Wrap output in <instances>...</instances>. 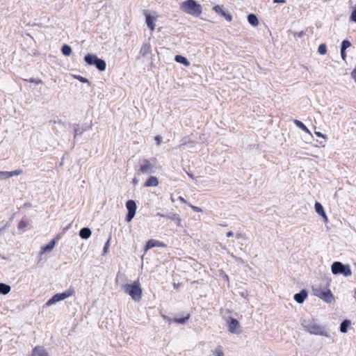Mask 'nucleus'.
Instances as JSON below:
<instances>
[{
  "mask_svg": "<svg viewBox=\"0 0 356 356\" xmlns=\"http://www.w3.org/2000/svg\"><path fill=\"white\" fill-rule=\"evenodd\" d=\"M143 15L145 17L146 24L147 27L152 31H154L155 29V22L158 19V15L155 13L151 14L149 11L145 10H143Z\"/></svg>",
  "mask_w": 356,
  "mask_h": 356,
  "instance_id": "obj_9",
  "label": "nucleus"
},
{
  "mask_svg": "<svg viewBox=\"0 0 356 356\" xmlns=\"http://www.w3.org/2000/svg\"><path fill=\"white\" fill-rule=\"evenodd\" d=\"M293 122L294 124L298 127H299L300 129H301L302 131H304L305 132H306L307 134H308L310 136V138H312L313 136H312V134L311 133V131L307 129V127L300 120H293Z\"/></svg>",
  "mask_w": 356,
  "mask_h": 356,
  "instance_id": "obj_19",
  "label": "nucleus"
},
{
  "mask_svg": "<svg viewBox=\"0 0 356 356\" xmlns=\"http://www.w3.org/2000/svg\"><path fill=\"white\" fill-rule=\"evenodd\" d=\"M175 221H176V222H177V225H179H179H181V218H180L177 217V218L175 219Z\"/></svg>",
  "mask_w": 356,
  "mask_h": 356,
  "instance_id": "obj_43",
  "label": "nucleus"
},
{
  "mask_svg": "<svg viewBox=\"0 0 356 356\" xmlns=\"http://www.w3.org/2000/svg\"><path fill=\"white\" fill-rule=\"evenodd\" d=\"M109 242H110V239L108 240V241L104 245V249H103L104 253H106L107 252V250L108 249V247H109Z\"/></svg>",
  "mask_w": 356,
  "mask_h": 356,
  "instance_id": "obj_36",
  "label": "nucleus"
},
{
  "mask_svg": "<svg viewBox=\"0 0 356 356\" xmlns=\"http://www.w3.org/2000/svg\"><path fill=\"white\" fill-rule=\"evenodd\" d=\"M137 183H138V180H137L136 179H134V185H136V184H137Z\"/></svg>",
  "mask_w": 356,
  "mask_h": 356,
  "instance_id": "obj_51",
  "label": "nucleus"
},
{
  "mask_svg": "<svg viewBox=\"0 0 356 356\" xmlns=\"http://www.w3.org/2000/svg\"><path fill=\"white\" fill-rule=\"evenodd\" d=\"M30 82L31 83H36V84H39V83H42V81L39 80V79L38 80V79H30Z\"/></svg>",
  "mask_w": 356,
  "mask_h": 356,
  "instance_id": "obj_38",
  "label": "nucleus"
},
{
  "mask_svg": "<svg viewBox=\"0 0 356 356\" xmlns=\"http://www.w3.org/2000/svg\"><path fill=\"white\" fill-rule=\"evenodd\" d=\"M74 294V289L73 288H69L65 291L55 294L51 298H50L46 303V305L49 307L58 302L64 300Z\"/></svg>",
  "mask_w": 356,
  "mask_h": 356,
  "instance_id": "obj_6",
  "label": "nucleus"
},
{
  "mask_svg": "<svg viewBox=\"0 0 356 356\" xmlns=\"http://www.w3.org/2000/svg\"><path fill=\"white\" fill-rule=\"evenodd\" d=\"M188 175L190 176V177H191V178H193V175L188 174Z\"/></svg>",
  "mask_w": 356,
  "mask_h": 356,
  "instance_id": "obj_54",
  "label": "nucleus"
},
{
  "mask_svg": "<svg viewBox=\"0 0 356 356\" xmlns=\"http://www.w3.org/2000/svg\"><path fill=\"white\" fill-rule=\"evenodd\" d=\"M170 200L172 202H174L175 200V198L173 197L172 195H171V197H170Z\"/></svg>",
  "mask_w": 356,
  "mask_h": 356,
  "instance_id": "obj_52",
  "label": "nucleus"
},
{
  "mask_svg": "<svg viewBox=\"0 0 356 356\" xmlns=\"http://www.w3.org/2000/svg\"><path fill=\"white\" fill-rule=\"evenodd\" d=\"M213 10L216 13H218V14L220 15L221 16L224 17L227 21H228V22H231L232 21V16L229 14H228L226 12H225L222 10L221 6L217 5V6H215L213 8Z\"/></svg>",
  "mask_w": 356,
  "mask_h": 356,
  "instance_id": "obj_12",
  "label": "nucleus"
},
{
  "mask_svg": "<svg viewBox=\"0 0 356 356\" xmlns=\"http://www.w3.org/2000/svg\"><path fill=\"white\" fill-rule=\"evenodd\" d=\"M301 325L304 330L311 334L319 335L326 338L330 337V333L327 328L325 325L318 323L314 319L304 320Z\"/></svg>",
  "mask_w": 356,
  "mask_h": 356,
  "instance_id": "obj_1",
  "label": "nucleus"
},
{
  "mask_svg": "<svg viewBox=\"0 0 356 356\" xmlns=\"http://www.w3.org/2000/svg\"><path fill=\"white\" fill-rule=\"evenodd\" d=\"M11 291V287L4 283H0V294L7 295Z\"/></svg>",
  "mask_w": 356,
  "mask_h": 356,
  "instance_id": "obj_21",
  "label": "nucleus"
},
{
  "mask_svg": "<svg viewBox=\"0 0 356 356\" xmlns=\"http://www.w3.org/2000/svg\"><path fill=\"white\" fill-rule=\"evenodd\" d=\"M275 3H284L285 0H273Z\"/></svg>",
  "mask_w": 356,
  "mask_h": 356,
  "instance_id": "obj_46",
  "label": "nucleus"
},
{
  "mask_svg": "<svg viewBox=\"0 0 356 356\" xmlns=\"http://www.w3.org/2000/svg\"><path fill=\"white\" fill-rule=\"evenodd\" d=\"M315 134L318 136V137H321V138H323L324 139H326V136L321 134L320 131H315Z\"/></svg>",
  "mask_w": 356,
  "mask_h": 356,
  "instance_id": "obj_37",
  "label": "nucleus"
},
{
  "mask_svg": "<svg viewBox=\"0 0 356 356\" xmlns=\"http://www.w3.org/2000/svg\"><path fill=\"white\" fill-rule=\"evenodd\" d=\"M179 200L180 202H183V203H186V200H185L183 197H181V196H180V197H179Z\"/></svg>",
  "mask_w": 356,
  "mask_h": 356,
  "instance_id": "obj_45",
  "label": "nucleus"
},
{
  "mask_svg": "<svg viewBox=\"0 0 356 356\" xmlns=\"http://www.w3.org/2000/svg\"><path fill=\"white\" fill-rule=\"evenodd\" d=\"M313 292L314 296L318 297L327 303H331L334 300L332 293L326 287H314L313 288Z\"/></svg>",
  "mask_w": 356,
  "mask_h": 356,
  "instance_id": "obj_4",
  "label": "nucleus"
},
{
  "mask_svg": "<svg viewBox=\"0 0 356 356\" xmlns=\"http://www.w3.org/2000/svg\"><path fill=\"white\" fill-rule=\"evenodd\" d=\"M95 65L100 71H104L106 67V62L100 58H98Z\"/></svg>",
  "mask_w": 356,
  "mask_h": 356,
  "instance_id": "obj_26",
  "label": "nucleus"
},
{
  "mask_svg": "<svg viewBox=\"0 0 356 356\" xmlns=\"http://www.w3.org/2000/svg\"><path fill=\"white\" fill-rule=\"evenodd\" d=\"M79 236L83 239H88L91 236V231L88 227L82 228L79 232Z\"/></svg>",
  "mask_w": 356,
  "mask_h": 356,
  "instance_id": "obj_20",
  "label": "nucleus"
},
{
  "mask_svg": "<svg viewBox=\"0 0 356 356\" xmlns=\"http://www.w3.org/2000/svg\"><path fill=\"white\" fill-rule=\"evenodd\" d=\"M55 244H56L55 239L51 240L49 244H47L45 246L42 247V248H41L42 253L50 252L54 248Z\"/></svg>",
  "mask_w": 356,
  "mask_h": 356,
  "instance_id": "obj_22",
  "label": "nucleus"
},
{
  "mask_svg": "<svg viewBox=\"0 0 356 356\" xmlns=\"http://www.w3.org/2000/svg\"><path fill=\"white\" fill-rule=\"evenodd\" d=\"M159 181L156 177L150 176L144 183L145 187H156L159 185Z\"/></svg>",
  "mask_w": 356,
  "mask_h": 356,
  "instance_id": "obj_14",
  "label": "nucleus"
},
{
  "mask_svg": "<svg viewBox=\"0 0 356 356\" xmlns=\"http://www.w3.org/2000/svg\"><path fill=\"white\" fill-rule=\"evenodd\" d=\"M151 50V47L149 44H144L140 50V54L142 56L147 55Z\"/></svg>",
  "mask_w": 356,
  "mask_h": 356,
  "instance_id": "obj_25",
  "label": "nucleus"
},
{
  "mask_svg": "<svg viewBox=\"0 0 356 356\" xmlns=\"http://www.w3.org/2000/svg\"><path fill=\"white\" fill-rule=\"evenodd\" d=\"M74 136L82 135L85 131V129L80 127L79 125H76L74 127Z\"/></svg>",
  "mask_w": 356,
  "mask_h": 356,
  "instance_id": "obj_30",
  "label": "nucleus"
},
{
  "mask_svg": "<svg viewBox=\"0 0 356 356\" xmlns=\"http://www.w3.org/2000/svg\"><path fill=\"white\" fill-rule=\"evenodd\" d=\"M234 236V233L232 232V231H229L227 233V237H231V236Z\"/></svg>",
  "mask_w": 356,
  "mask_h": 356,
  "instance_id": "obj_44",
  "label": "nucleus"
},
{
  "mask_svg": "<svg viewBox=\"0 0 356 356\" xmlns=\"http://www.w3.org/2000/svg\"><path fill=\"white\" fill-rule=\"evenodd\" d=\"M307 296V293L305 290L301 291L300 293L295 294L294 300L298 303H302Z\"/></svg>",
  "mask_w": 356,
  "mask_h": 356,
  "instance_id": "obj_17",
  "label": "nucleus"
},
{
  "mask_svg": "<svg viewBox=\"0 0 356 356\" xmlns=\"http://www.w3.org/2000/svg\"><path fill=\"white\" fill-rule=\"evenodd\" d=\"M128 214L126 217L127 222H130L134 217L136 211V204L134 200H128L126 203Z\"/></svg>",
  "mask_w": 356,
  "mask_h": 356,
  "instance_id": "obj_10",
  "label": "nucleus"
},
{
  "mask_svg": "<svg viewBox=\"0 0 356 356\" xmlns=\"http://www.w3.org/2000/svg\"><path fill=\"white\" fill-rule=\"evenodd\" d=\"M180 8L184 13L196 17H199L202 13L201 5L195 0H187L183 2Z\"/></svg>",
  "mask_w": 356,
  "mask_h": 356,
  "instance_id": "obj_2",
  "label": "nucleus"
},
{
  "mask_svg": "<svg viewBox=\"0 0 356 356\" xmlns=\"http://www.w3.org/2000/svg\"><path fill=\"white\" fill-rule=\"evenodd\" d=\"M154 139L156 141L157 145L161 143V138L159 136H156Z\"/></svg>",
  "mask_w": 356,
  "mask_h": 356,
  "instance_id": "obj_40",
  "label": "nucleus"
},
{
  "mask_svg": "<svg viewBox=\"0 0 356 356\" xmlns=\"http://www.w3.org/2000/svg\"><path fill=\"white\" fill-rule=\"evenodd\" d=\"M227 329L229 332L234 334H240L242 332L241 326L239 322L233 318L227 320Z\"/></svg>",
  "mask_w": 356,
  "mask_h": 356,
  "instance_id": "obj_8",
  "label": "nucleus"
},
{
  "mask_svg": "<svg viewBox=\"0 0 356 356\" xmlns=\"http://www.w3.org/2000/svg\"><path fill=\"white\" fill-rule=\"evenodd\" d=\"M162 318H163V319H165V320L168 321V322L169 323V324H170V323H171L172 320H171L169 317H168L167 316H165V315H162Z\"/></svg>",
  "mask_w": 356,
  "mask_h": 356,
  "instance_id": "obj_41",
  "label": "nucleus"
},
{
  "mask_svg": "<svg viewBox=\"0 0 356 356\" xmlns=\"http://www.w3.org/2000/svg\"><path fill=\"white\" fill-rule=\"evenodd\" d=\"M351 46V43L348 40H345L341 43V49L345 50L348 48H349Z\"/></svg>",
  "mask_w": 356,
  "mask_h": 356,
  "instance_id": "obj_32",
  "label": "nucleus"
},
{
  "mask_svg": "<svg viewBox=\"0 0 356 356\" xmlns=\"http://www.w3.org/2000/svg\"><path fill=\"white\" fill-rule=\"evenodd\" d=\"M302 34H303V33H302V32H300V33H299V36H302Z\"/></svg>",
  "mask_w": 356,
  "mask_h": 356,
  "instance_id": "obj_53",
  "label": "nucleus"
},
{
  "mask_svg": "<svg viewBox=\"0 0 356 356\" xmlns=\"http://www.w3.org/2000/svg\"><path fill=\"white\" fill-rule=\"evenodd\" d=\"M25 223L24 222H21L19 223V228H22L23 227H25Z\"/></svg>",
  "mask_w": 356,
  "mask_h": 356,
  "instance_id": "obj_49",
  "label": "nucleus"
},
{
  "mask_svg": "<svg viewBox=\"0 0 356 356\" xmlns=\"http://www.w3.org/2000/svg\"><path fill=\"white\" fill-rule=\"evenodd\" d=\"M331 270L334 275L342 274L345 277L352 275L349 266H345L340 261H334L331 266Z\"/></svg>",
  "mask_w": 356,
  "mask_h": 356,
  "instance_id": "obj_7",
  "label": "nucleus"
},
{
  "mask_svg": "<svg viewBox=\"0 0 356 356\" xmlns=\"http://www.w3.org/2000/svg\"><path fill=\"white\" fill-rule=\"evenodd\" d=\"M157 170L156 159H145L141 161L140 165V172L143 174H152Z\"/></svg>",
  "mask_w": 356,
  "mask_h": 356,
  "instance_id": "obj_5",
  "label": "nucleus"
},
{
  "mask_svg": "<svg viewBox=\"0 0 356 356\" xmlns=\"http://www.w3.org/2000/svg\"><path fill=\"white\" fill-rule=\"evenodd\" d=\"M177 217H176L175 215H174L172 217H169V218L172 219V220H175V219L177 218Z\"/></svg>",
  "mask_w": 356,
  "mask_h": 356,
  "instance_id": "obj_50",
  "label": "nucleus"
},
{
  "mask_svg": "<svg viewBox=\"0 0 356 356\" xmlns=\"http://www.w3.org/2000/svg\"><path fill=\"white\" fill-rule=\"evenodd\" d=\"M175 60L177 63H181L185 66H189V65H190V63L188 61V60L185 57H184L181 55L175 56Z\"/></svg>",
  "mask_w": 356,
  "mask_h": 356,
  "instance_id": "obj_24",
  "label": "nucleus"
},
{
  "mask_svg": "<svg viewBox=\"0 0 356 356\" xmlns=\"http://www.w3.org/2000/svg\"><path fill=\"white\" fill-rule=\"evenodd\" d=\"M223 277H224V279H225L227 282H229V277H228V275H226V274H225V273H224V274H223Z\"/></svg>",
  "mask_w": 356,
  "mask_h": 356,
  "instance_id": "obj_48",
  "label": "nucleus"
},
{
  "mask_svg": "<svg viewBox=\"0 0 356 356\" xmlns=\"http://www.w3.org/2000/svg\"><path fill=\"white\" fill-rule=\"evenodd\" d=\"M248 22L254 26H256L258 25V19H257V17L253 15V14H250L248 16Z\"/></svg>",
  "mask_w": 356,
  "mask_h": 356,
  "instance_id": "obj_27",
  "label": "nucleus"
},
{
  "mask_svg": "<svg viewBox=\"0 0 356 356\" xmlns=\"http://www.w3.org/2000/svg\"><path fill=\"white\" fill-rule=\"evenodd\" d=\"M97 60L98 58L95 55L90 54H87L84 58L86 63L90 65H95Z\"/></svg>",
  "mask_w": 356,
  "mask_h": 356,
  "instance_id": "obj_18",
  "label": "nucleus"
},
{
  "mask_svg": "<svg viewBox=\"0 0 356 356\" xmlns=\"http://www.w3.org/2000/svg\"><path fill=\"white\" fill-rule=\"evenodd\" d=\"M189 316H190V315L188 314V315H187V316H186L184 318H176L173 320V321L175 323H177L184 324L189 318Z\"/></svg>",
  "mask_w": 356,
  "mask_h": 356,
  "instance_id": "obj_33",
  "label": "nucleus"
},
{
  "mask_svg": "<svg viewBox=\"0 0 356 356\" xmlns=\"http://www.w3.org/2000/svg\"><path fill=\"white\" fill-rule=\"evenodd\" d=\"M351 323L349 320H343L340 325V331L342 333H346L348 331V327L350 325Z\"/></svg>",
  "mask_w": 356,
  "mask_h": 356,
  "instance_id": "obj_23",
  "label": "nucleus"
},
{
  "mask_svg": "<svg viewBox=\"0 0 356 356\" xmlns=\"http://www.w3.org/2000/svg\"><path fill=\"white\" fill-rule=\"evenodd\" d=\"M189 206L195 212H202V209L201 208L198 207L191 205V204Z\"/></svg>",
  "mask_w": 356,
  "mask_h": 356,
  "instance_id": "obj_35",
  "label": "nucleus"
},
{
  "mask_svg": "<svg viewBox=\"0 0 356 356\" xmlns=\"http://www.w3.org/2000/svg\"><path fill=\"white\" fill-rule=\"evenodd\" d=\"M351 76L353 77V79L355 80V81L356 82V67L353 70V71L351 73Z\"/></svg>",
  "mask_w": 356,
  "mask_h": 356,
  "instance_id": "obj_39",
  "label": "nucleus"
},
{
  "mask_svg": "<svg viewBox=\"0 0 356 356\" xmlns=\"http://www.w3.org/2000/svg\"><path fill=\"white\" fill-rule=\"evenodd\" d=\"M314 207H315L316 212L318 215H320L324 219L325 221H327V216H326V214H325V213L324 211L323 207L321 205V204L319 203V202H316L315 205H314Z\"/></svg>",
  "mask_w": 356,
  "mask_h": 356,
  "instance_id": "obj_15",
  "label": "nucleus"
},
{
  "mask_svg": "<svg viewBox=\"0 0 356 356\" xmlns=\"http://www.w3.org/2000/svg\"><path fill=\"white\" fill-rule=\"evenodd\" d=\"M212 354L213 356H225L224 350L220 346L212 350Z\"/></svg>",
  "mask_w": 356,
  "mask_h": 356,
  "instance_id": "obj_28",
  "label": "nucleus"
},
{
  "mask_svg": "<svg viewBox=\"0 0 356 356\" xmlns=\"http://www.w3.org/2000/svg\"><path fill=\"white\" fill-rule=\"evenodd\" d=\"M124 289L134 301L138 302L141 300L142 289L138 280L135 281L133 284H124Z\"/></svg>",
  "mask_w": 356,
  "mask_h": 356,
  "instance_id": "obj_3",
  "label": "nucleus"
},
{
  "mask_svg": "<svg viewBox=\"0 0 356 356\" xmlns=\"http://www.w3.org/2000/svg\"><path fill=\"white\" fill-rule=\"evenodd\" d=\"M235 236H236V238H238H238H241L242 237V234H241V233H238H238H236V234H235Z\"/></svg>",
  "mask_w": 356,
  "mask_h": 356,
  "instance_id": "obj_47",
  "label": "nucleus"
},
{
  "mask_svg": "<svg viewBox=\"0 0 356 356\" xmlns=\"http://www.w3.org/2000/svg\"><path fill=\"white\" fill-rule=\"evenodd\" d=\"M22 170H15L13 171L8 172V171H1L0 172V180H4L9 179L13 176H17L22 174Z\"/></svg>",
  "mask_w": 356,
  "mask_h": 356,
  "instance_id": "obj_11",
  "label": "nucleus"
},
{
  "mask_svg": "<svg viewBox=\"0 0 356 356\" xmlns=\"http://www.w3.org/2000/svg\"><path fill=\"white\" fill-rule=\"evenodd\" d=\"M61 51L65 56H69L72 54V48L67 44H64L61 48Z\"/></svg>",
  "mask_w": 356,
  "mask_h": 356,
  "instance_id": "obj_29",
  "label": "nucleus"
},
{
  "mask_svg": "<svg viewBox=\"0 0 356 356\" xmlns=\"http://www.w3.org/2000/svg\"><path fill=\"white\" fill-rule=\"evenodd\" d=\"M318 52L321 55H325L326 54V52H327L326 45L325 44H320L318 48Z\"/></svg>",
  "mask_w": 356,
  "mask_h": 356,
  "instance_id": "obj_31",
  "label": "nucleus"
},
{
  "mask_svg": "<svg viewBox=\"0 0 356 356\" xmlns=\"http://www.w3.org/2000/svg\"><path fill=\"white\" fill-rule=\"evenodd\" d=\"M341 58L345 60L346 59V54H345V50H343L341 49Z\"/></svg>",
  "mask_w": 356,
  "mask_h": 356,
  "instance_id": "obj_42",
  "label": "nucleus"
},
{
  "mask_svg": "<svg viewBox=\"0 0 356 356\" xmlns=\"http://www.w3.org/2000/svg\"><path fill=\"white\" fill-rule=\"evenodd\" d=\"M165 244L159 241L150 239L147 241L145 246V251L154 247H165Z\"/></svg>",
  "mask_w": 356,
  "mask_h": 356,
  "instance_id": "obj_13",
  "label": "nucleus"
},
{
  "mask_svg": "<svg viewBox=\"0 0 356 356\" xmlns=\"http://www.w3.org/2000/svg\"><path fill=\"white\" fill-rule=\"evenodd\" d=\"M73 77L82 83H88V80L80 75H73Z\"/></svg>",
  "mask_w": 356,
  "mask_h": 356,
  "instance_id": "obj_34",
  "label": "nucleus"
},
{
  "mask_svg": "<svg viewBox=\"0 0 356 356\" xmlns=\"http://www.w3.org/2000/svg\"><path fill=\"white\" fill-rule=\"evenodd\" d=\"M31 356H49L45 350L41 346L33 348Z\"/></svg>",
  "mask_w": 356,
  "mask_h": 356,
  "instance_id": "obj_16",
  "label": "nucleus"
}]
</instances>
